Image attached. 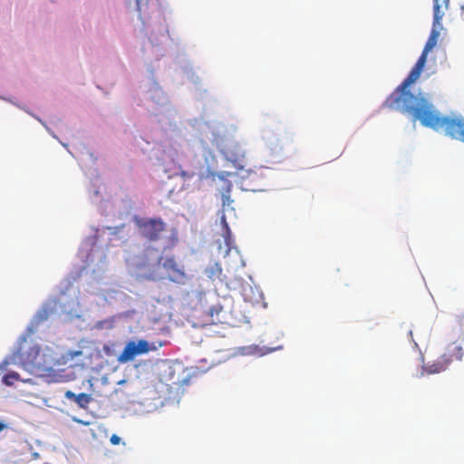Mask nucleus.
I'll list each match as a JSON object with an SVG mask.
<instances>
[{
  "mask_svg": "<svg viewBox=\"0 0 464 464\" xmlns=\"http://www.w3.org/2000/svg\"><path fill=\"white\" fill-rule=\"evenodd\" d=\"M404 114L410 115L413 122L419 120L423 126L437 131L443 130L446 135L464 142V118L460 115L442 116L430 101Z\"/></svg>",
  "mask_w": 464,
  "mask_h": 464,
  "instance_id": "obj_1",
  "label": "nucleus"
},
{
  "mask_svg": "<svg viewBox=\"0 0 464 464\" xmlns=\"http://www.w3.org/2000/svg\"><path fill=\"white\" fill-rule=\"evenodd\" d=\"M428 53H425V51L422 50L420 56L417 60L415 65L411 70L408 76L386 98L385 102H383L384 107L398 111L401 113H405L410 110L419 106L420 103H424V102L429 101L423 95H415L408 90L409 86L414 83L420 78L426 64Z\"/></svg>",
  "mask_w": 464,
  "mask_h": 464,
  "instance_id": "obj_2",
  "label": "nucleus"
},
{
  "mask_svg": "<svg viewBox=\"0 0 464 464\" xmlns=\"http://www.w3.org/2000/svg\"><path fill=\"white\" fill-rule=\"evenodd\" d=\"M10 362L20 365L31 373L42 374L44 362L40 358V347L32 344L25 338L19 343L17 348L10 356Z\"/></svg>",
  "mask_w": 464,
  "mask_h": 464,
  "instance_id": "obj_3",
  "label": "nucleus"
},
{
  "mask_svg": "<svg viewBox=\"0 0 464 464\" xmlns=\"http://www.w3.org/2000/svg\"><path fill=\"white\" fill-rule=\"evenodd\" d=\"M139 233L148 242H159L167 231V224L160 218H142L136 222Z\"/></svg>",
  "mask_w": 464,
  "mask_h": 464,
  "instance_id": "obj_4",
  "label": "nucleus"
},
{
  "mask_svg": "<svg viewBox=\"0 0 464 464\" xmlns=\"http://www.w3.org/2000/svg\"><path fill=\"white\" fill-rule=\"evenodd\" d=\"M463 350L461 345L452 343L447 347V351L440 358L430 364L424 366V371L429 374L440 373L445 371L453 361L462 359Z\"/></svg>",
  "mask_w": 464,
  "mask_h": 464,
  "instance_id": "obj_5",
  "label": "nucleus"
},
{
  "mask_svg": "<svg viewBox=\"0 0 464 464\" xmlns=\"http://www.w3.org/2000/svg\"><path fill=\"white\" fill-rule=\"evenodd\" d=\"M155 349L156 347L150 345L146 340H140L137 343L130 341L125 345L118 360L126 362L133 360L137 355L147 353Z\"/></svg>",
  "mask_w": 464,
  "mask_h": 464,
  "instance_id": "obj_6",
  "label": "nucleus"
},
{
  "mask_svg": "<svg viewBox=\"0 0 464 464\" xmlns=\"http://www.w3.org/2000/svg\"><path fill=\"white\" fill-rule=\"evenodd\" d=\"M158 263L162 266L168 274V278L177 284H184L186 274L183 268L179 265L174 256L163 257L160 256Z\"/></svg>",
  "mask_w": 464,
  "mask_h": 464,
  "instance_id": "obj_7",
  "label": "nucleus"
},
{
  "mask_svg": "<svg viewBox=\"0 0 464 464\" xmlns=\"http://www.w3.org/2000/svg\"><path fill=\"white\" fill-rule=\"evenodd\" d=\"M224 155L226 159L230 161L233 166L238 170H244L247 167V160L246 159V151L239 144H233L227 147Z\"/></svg>",
  "mask_w": 464,
  "mask_h": 464,
  "instance_id": "obj_8",
  "label": "nucleus"
},
{
  "mask_svg": "<svg viewBox=\"0 0 464 464\" xmlns=\"http://www.w3.org/2000/svg\"><path fill=\"white\" fill-rule=\"evenodd\" d=\"M439 36L440 33L436 29H432L423 48L425 53H429L437 45Z\"/></svg>",
  "mask_w": 464,
  "mask_h": 464,
  "instance_id": "obj_9",
  "label": "nucleus"
},
{
  "mask_svg": "<svg viewBox=\"0 0 464 464\" xmlns=\"http://www.w3.org/2000/svg\"><path fill=\"white\" fill-rule=\"evenodd\" d=\"M92 401V397L89 393L82 392L77 395L75 403L82 409H87Z\"/></svg>",
  "mask_w": 464,
  "mask_h": 464,
  "instance_id": "obj_10",
  "label": "nucleus"
},
{
  "mask_svg": "<svg viewBox=\"0 0 464 464\" xmlns=\"http://www.w3.org/2000/svg\"><path fill=\"white\" fill-rule=\"evenodd\" d=\"M231 187H232L231 183L227 182L224 191L221 194V200H222L223 208H225L227 206V207L230 206V204L233 202V200L231 199V197H230Z\"/></svg>",
  "mask_w": 464,
  "mask_h": 464,
  "instance_id": "obj_11",
  "label": "nucleus"
},
{
  "mask_svg": "<svg viewBox=\"0 0 464 464\" xmlns=\"http://www.w3.org/2000/svg\"><path fill=\"white\" fill-rule=\"evenodd\" d=\"M207 273L209 278H218L222 274V268L218 263H215L207 268Z\"/></svg>",
  "mask_w": 464,
  "mask_h": 464,
  "instance_id": "obj_12",
  "label": "nucleus"
},
{
  "mask_svg": "<svg viewBox=\"0 0 464 464\" xmlns=\"http://www.w3.org/2000/svg\"><path fill=\"white\" fill-rule=\"evenodd\" d=\"M433 24H439L443 17V13L440 12V5L439 0H433Z\"/></svg>",
  "mask_w": 464,
  "mask_h": 464,
  "instance_id": "obj_13",
  "label": "nucleus"
},
{
  "mask_svg": "<svg viewBox=\"0 0 464 464\" xmlns=\"http://www.w3.org/2000/svg\"><path fill=\"white\" fill-rule=\"evenodd\" d=\"M222 311L221 305H214L209 310V315L211 317V323L217 324L221 323V319L219 318V314Z\"/></svg>",
  "mask_w": 464,
  "mask_h": 464,
  "instance_id": "obj_14",
  "label": "nucleus"
},
{
  "mask_svg": "<svg viewBox=\"0 0 464 464\" xmlns=\"http://www.w3.org/2000/svg\"><path fill=\"white\" fill-rule=\"evenodd\" d=\"M19 380V375L17 372H12L5 374L3 378V382L6 385H13L14 382Z\"/></svg>",
  "mask_w": 464,
  "mask_h": 464,
  "instance_id": "obj_15",
  "label": "nucleus"
},
{
  "mask_svg": "<svg viewBox=\"0 0 464 464\" xmlns=\"http://www.w3.org/2000/svg\"><path fill=\"white\" fill-rule=\"evenodd\" d=\"M48 372H52L53 373H49L47 376L50 378L49 382H64V378L62 374L54 372L53 369H47Z\"/></svg>",
  "mask_w": 464,
  "mask_h": 464,
  "instance_id": "obj_16",
  "label": "nucleus"
},
{
  "mask_svg": "<svg viewBox=\"0 0 464 464\" xmlns=\"http://www.w3.org/2000/svg\"><path fill=\"white\" fill-rule=\"evenodd\" d=\"M48 317V311L47 310H44V311H41L37 314L36 315V320L38 323L40 322H43L44 320H46Z\"/></svg>",
  "mask_w": 464,
  "mask_h": 464,
  "instance_id": "obj_17",
  "label": "nucleus"
},
{
  "mask_svg": "<svg viewBox=\"0 0 464 464\" xmlns=\"http://www.w3.org/2000/svg\"><path fill=\"white\" fill-rule=\"evenodd\" d=\"M77 395L78 394H75L72 391H66L65 393H64V396H65L66 399L72 400L74 402L76 401Z\"/></svg>",
  "mask_w": 464,
  "mask_h": 464,
  "instance_id": "obj_18",
  "label": "nucleus"
},
{
  "mask_svg": "<svg viewBox=\"0 0 464 464\" xmlns=\"http://www.w3.org/2000/svg\"><path fill=\"white\" fill-rule=\"evenodd\" d=\"M177 237L176 235H172L170 237H169V243L168 245L166 246V247H172L175 246V244L177 243Z\"/></svg>",
  "mask_w": 464,
  "mask_h": 464,
  "instance_id": "obj_19",
  "label": "nucleus"
},
{
  "mask_svg": "<svg viewBox=\"0 0 464 464\" xmlns=\"http://www.w3.org/2000/svg\"><path fill=\"white\" fill-rule=\"evenodd\" d=\"M110 441L113 445H118L120 443V441H121V438L119 436H117L116 434H113L111 437Z\"/></svg>",
  "mask_w": 464,
  "mask_h": 464,
  "instance_id": "obj_20",
  "label": "nucleus"
},
{
  "mask_svg": "<svg viewBox=\"0 0 464 464\" xmlns=\"http://www.w3.org/2000/svg\"><path fill=\"white\" fill-rule=\"evenodd\" d=\"M221 221H222V224L224 225V227H225V228H226V230H227V234H229V233H230V231H229V228H228V225H227V221H226V218H225V216H222V218H221Z\"/></svg>",
  "mask_w": 464,
  "mask_h": 464,
  "instance_id": "obj_21",
  "label": "nucleus"
},
{
  "mask_svg": "<svg viewBox=\"0 0 464 464\" xmlns=\"http://www.w3.org/2000/svg\"><path fill=\"white\" fill-rule=\"evenodd\" d=\"M5 429V424L0 421V432Z\"/></svg>",
  "mask_w": 464,
  "mask_h": 464,
  "instance_id": "obj_22",
  "label": "nucleus"
},
{
  "mask_svg": "<svg viewBox=\"0 0 464 464\" xmlns=\"http://www.w3.org/2000/svg\"><path fill=\"white\" fill-rule=\"evenodd\" d=\"M246 172L250 173V172H252V170L251 169H246Z\"/></svg>",
  "mask_w": 464,
  "mask_h": 464,
  "instance_id": "obj_23",
  "label": "nucleus"
},
{
  "mask_svg": "<svg viewBox=\"0 0 464 464\" xmlns=\"http://www.w3.org/2000/svg\"><path fill=\"white\" fill-rule=\"evenodd\" d=\"M136 2H137V5L139 6V5H140V1H139V0H136Z\"/></svg>",
  "mask_w": 464,
  "mask_h": 464,
  "instance_id": "obj_24",
  "label": "nucleus"
}]
</instances>
